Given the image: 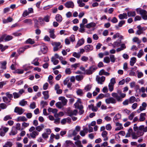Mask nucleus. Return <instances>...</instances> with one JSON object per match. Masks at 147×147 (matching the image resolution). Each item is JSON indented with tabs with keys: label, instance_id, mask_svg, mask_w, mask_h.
Masks as SVG:
<instances>
[{
	"label": "nucleus",
	"instance_id": "nucleus-15",
	"mask_svg": "<svg viewBox=\"0 0 147 147\" xmlns=\"http://www.w3.org/2000/svg\"><path fill=\"white\" fill-rule=\"evenodd\" d=\"M38 21L40 25H43L45 23V22H46V16H45L43 18H39Z\"/></svg>",
	"mask_w": 147,
	"mask_h": 147
},
{
	"label": "nucleus",
	"instance_id": "nucleus-19",
	"mask_svg": "<svg viewBox=\"0 0 147 147\" xmlns=\"http://www.w3.org/2000/svg\"><path fill=\"white\" fill-rule=\"evenodd\" d=\"M17 120L18 121H26L27 119L25 116H23L18 117L17 118Z\"/></svg>",
	"mask_w": 147,
	"mask_h": 147
},
{
	"label": "nucleus",
	"instance_id": "nucleus-39",
	"mask_svg": "<svg viewBox=\"0 0 147 147\" xmlns=\"http://www.w3.org/2000/svg\"><path fill=\"white\" fill-rule=\"evenodd\" d=\"M38 58H36L32 62V63L36 66L38 65L39 64V63L38 61Z\"/></svg>",
	"mask_w": 147,
	"mask_h": 147
},
{
	"label": "nucleus",
	"instance_id": "nucleus-36",
	"mask_svg": "<svg viewBox=\"0 0 147 147\" xmlns=\"http://www.w3.org/2000/svg\"><path fill=\"white\" fill-rule=\"evenodd\" d=\"M40 51L43 54H45L46 53V46H41Z\"/></svg>",
	"mask_w": 147,
	"mask_h": 147
},
{
	"label": "nucleus",
	"instance_id": "nucleus-38",
	"mask_svg": "<svg viewBox=\"0 0 147 147\" xmlns=\"http://www.w3.org/2000/svg\"><path fill=\"white\" fill-rule=\"evenodd\" d=\"M51 61L55 65H57L59 62V61L58 60L56 59L55 58L53 57H52Z\"/></svg>",
	"mask_w": 147,
	"mask_h": 147
},
{
	"label": "nucleus",
	"instance_id": "nucleus-30",
	"mask_svg": "<svg viewBox=\"0 0 147 147\" xmlns=\"http://www.w3.org/2000/svg\"><path fill=\"white\" fill-rule=\"evenodd\" d=\"M3 101L6 103H8L11 102L10 99H8V97L3 96L2 98Z\"/></svg>",
	"mask_w": 147,
	"mask_h": 147
},
{
	"label": "nucleus",
	"instance_id": "nucleus-47",
	"mask_svg": "<svg viewBox=\"0 0 147 147\" xmlns=\"http://www.w3.org/2000/svg\"><path fill=\"white\" fill-rule=\"evenodd\" d=\"M110 58L111 61L113 63H114L115 60V56L113 55H110Z\"/></svg>",
	"mask_w": 147,
	"mask_h": 147
},
{
	"label": "nucleus",
	"instance_id": "nucleus-12",
	"mask_svg": "<svg viewBox=\"0 0 147 147\" xmlns=\"http://www.w3.org/2000/svg\"><path fill=\"white\" fill-rule=\"evenodd\" d=\"M121 47L118 48L116 49V51L117 52H119L122 50H124L126 48V46L125 44H122L120 45Z\"/></svg>",
	"mask_w": 147,
	"mask_h": 147
},
{
	"label": "nucleus",
	"instance_id": "nucleus-53",
	"mask_svg": "<svg viewBox=\"0 0 147 147\" xmlns=\"http://www.w3.org/2000/svg\"><path fill=\"white\" fill-rule=\"evenodd\" d=\"M30 108L31 109H34L36 107L35 102H33L30 104Z\"/></svg>",
	"mask_w": 147,
	"mask_h": 147
},
{
	"label": "nucleus",
	"instance_id": "nucleus-63",
	"mask_svg": "<svg viewBox=\"0 0 147 147\" xmlns=\"http://www.w3.org/2000/svg\"><path fill=\"white\" fill-rule=\"evenodd\" d=\"M12 119L11 117L9 115H7L5 116L4 118V120L6 121L9 119Z\"/></svg>",
	"mask_w": 147,
	"mask_h": 147
},
{
	"label": "nucleus",
	"instance_id": "nucleus-42",
	"mask_svg": "<svg viewBox=\"0 0 147 147\" xmlns=\"http://www.w3.org/2000/svg\"><path fill=\"white\" fill-rule=\"evenodd\" d=\"M72 55L73 56L78 59L80 58L81 56L80 53H77L76 52L73 53Z\"/></svg>",
	"mask_w": 147,
	"mask_h": 147
},
{
	"label": "nucleus",
	"instance_id": "nucleus-45",
	"mask_svg": "<svg viewBox=\"0 0 147 147\" xmlns=\"http://www.w3.org/2000/svg\"><path fill=\"white\" fill-rule=\"evenodd\" d=\"M84 39L83 38H82L79 40L77 43L79 46H80L84 44Z\"/></svg>",
	"mask_w": 147,
	"mask_h": 147
},
{
	"label": "nucleus",
	"instance_id": "nucleus-52",
	"mask_svg": "<svg viewBox=\"0 0 147 147\" xmlns=\"http://www.w3.org/2000/svg\"><path fill=\"white\" fill-rule=\"evenodd\" d=\"M143 54V50H140L137 54V56L138 58H140Z\"/></svg>",
	"mask_w": 147,
	"mask_h": 147
},
{
	"label": "nucleus",
	"instance_id": "nucleus-6",
	"mask_svg": "<svg viewBox=\"0 0 147 147\" xmlns=\"http://www.w3.org/2000/svg\"><path fill=\"white\" fill-rule=\"evenodd\" d=\"M111 95L114 98H115L116 101H117L118 102L122 101V99L121 98V97H120V96L118 95V93L115 92H113L112 93Z\"/></svg>",
	"mask_w": 147,
	"mask_h": 147
},
{
	"label": "nucleus",
	"instance_id": "nucleus-11",
	"mask_svg": "<svg viewBox=\"0 0 147 147\" xmlns=\"http://www.w3.org/2000/svg\"><path fill=\"white\" fill-rule=\"evenodd\" d=\"M105 79V78L104 76L101 77H99L96 78V80L98 84H102L104 82Z\"/></svg>",
	"mask_w": 147,
	"mask_h": 147
},
{
	"label": "nucleus",
	"instance_id": "nucleus-55",
	"mask_svg": "<svg viewBox=\"0 0 147 147\" xmlns=\"http://www.w3.org/2000/svg\"><path fill=\"white\" fill-rule=\"evenodd\" d=\"M145 109H146L144 108V107L142 106H140L139 109L137 110V111L138 113H139L141 112V111L145 110Z\"/></svg>",
	"mask_w": 147,
	"mask_h": 147
},
{
	"label": "nucleus",
	"instance_id": "nucleus-29",
	"mask_svg": "<svg viewBox=\"0 0 147 147\" xmlns=\"http://www.w3.org/2000/svg\"><path fill=\"white\" fill-rule=\"evenodd\" d=\"M121 40H120L119 41H116L114 42L112 45L113 46V47H115V46H117V47H119L120 45V44L121 43Z\"/></svg>",
	"mask_w": 147,
	"mask_h": 147
},
{
	"label": "nucleus",
	"instance_id": "nucleus-64",
	"mask_svg": "<svg viewBox=\"0 0 147 147\" xmlns=\"http://www.w3.org/2000/svg\"><path fill=\"white\" fill-rule=\"evenodd\" d=\"M88 57L85 56H82L81 58V60L84 61H86L88 60Z\"/></svg>",
	"mask_w": 147,
	"mask_h": 147
},
{
	"label": "nucleus",
	"instance_id": "nucleus-48",
	"mask_svg": "<svg viewBox=\"0 0 147 147\" xmlns=\"http://www.w3.org/2000/svg\"><path fill=\"white\" fill-rule=\"evenodd\" d=\"M5 94L7 97L9 98V99H10L11 100L13 97V95L11 94H10L9 92H6L5 93Z\"/></svg>",
	"mask_w": 147,
	"mask_h": 147
},
{
	"label": "nucleus",
	"instance_id": "nucleus-61",
	"mask_svg": "<svg viewBox=\"0 0 147 147\" xmlns=\"http://www.w3.org/2000/svg\"><path fill=\"white\" fill-rule=\"evenodd\" d=\"M67 102V99L65 98H64V99L62 101V104L63 105V106H64L65 105Z\"/></svg>",
	"mask_w": 147,
	"mask_h": 147
},
{
	"label": "nucleus",
	"instance_id": "nucleus-54",
	"mask_svg": "<svg viewBox=\"0 0 147 147\" xmlns=\"http://www.w3.org/2000/svg\"><path fill=\"white\" fill-rule=\"evenodd\" d=\"M125 23V21L121 20L120 21L118 25L119 27H121Z\"/></svg>",
	"mask_w": 147,
	"mask_h": 147
},
{
	"label": "nucleus",
	"instance_id": "nucleus-62",
	"mask_svg": "<svg viewBox=\"0 0 147 147\" xmlns=\"http://www.w3.org/2000/svg\"><path fill=\"white\" fill-rule=\"evenodd\" d=\"M70 78L69 77L67 78L63 81V84L64 85H66L67 83L69 81Z\"/></svg>",
	"mask_w": 147,
	"mask_h": 147
},
{
	"label": "nucleus",
	"instance_id": "nucleus-20",
	"mask_svg": "<svg viewBox=\"0 0 147 147\" xmlns=\"http://www.w3.org/2000/svg\"><path fill=\"white\" fill-rule=\"evenodd\" d=\"M96 24L94 22H91L87 24L86 27L87 28H90L91 27H94L96 26Z\"/></svg>",
	"mask_w": 147,
	"mask_h": 147
},
{
	"label": "nucleus",
	"instance_id": "nucleus-5",
	"mask_svg": "<svg viewBox=\"0 0 147 147\" xmlns=\"http://www.w3.org/2000/svg\"><path fill=\"white\" fill-rule=\"evenodd\" d=\"M105 102L107 104H109L111 103L114 104L116 103V100L113 97H111L106 99Z\"/></svg>",
	"mask_w": 147,
	"mask_h": 147
},
{
	"label": "nucleus",
	"instance_id": "nucleus-34",
	"mask_svg": "<svg viewBox=\"0 0 147 147\" xmlns=\"http://www.w3.org/2000/svg\"><path fill=\"white\" fill-rule=\"evenodd\" d=\"M132 40L134 42H137L138 44H140L141 42V41L137 37L134 38Z\"/></svg>",
	"mask_w": 147,
	"mask_h": 147
},
{
	"label": "nucleus",
	"instance_id": "nucleus-16",
	"mask_svg": "<svg viewBox=\"0 0 147 147\" xmlns=\"http://www.w3.org/2000/svg\"><path fill=\"white\" fill-rule=\"evenodd\" d=\"M118 17L120 20H123L124 19H127V15L126 13H123V14H120L118 16Z\"/></svg>",
	"mask_w": 147,
	"mask_h": 147
},
{
	"label": "nucleus",
	"instance_id": "nucleus-41",
	"mask_svg": "<svg viewBox=\"0 0 147 147\" xmlns=\"http://www.w3.org/2000/svg\"><path fill=\"white\" fill-rule=\"evenodd\" d=\"M75 144L77 146V147H83L81 144V141L80 140H78L75 142Z\"/></svg>",
	"mask_w": 147,
	"mask_h": 147
},
{
	"label": "nucleus",
	"instance_id": "nucleus-58",
	"mask_svg": "<svg viewBox=\"0 0 147 147\" xmlns=\"http://www.w3.org/2000/svg\"><path fill=\"white\" fill-rule=\"evenodd\" d=\"M115 83H116V82H115V78H112L111 80V82H110V83L109 84L114 85V84Z\"/></svg>",
	"mask_w": 147,
	"mask_h": 147
},
{
	"label": "nucleus",
	"instance_id": "nucleus-32",
	"mask_svg": "<svg viewBox=\"0 0 147 147\" xmlns=\"http://www.w3.org/2000/svg\"><path fill=\"white\" fill-rule=\"evenodd\" d=\"M76 93L78 95L81 96H82L83 94L82 90L80 89H78L77 90Z\"/></svg>",
	"mask_w": 147,
	"mask_h": 147
},
{
	"label": "nucleus",
	"instance_id": "nucleus-24",
	"mask_svg": "<svg viewBox=\"0 0 147 147\" xmlns=\"http://www.w3.org/2000/svg\"><path fill=\"white\" fill-rule=\"evenodd\" d=\"M74 144L71 140H66L65 142V147H68V146L73 144Z\"/></svg>",
	"mask_w": 147,
	"mask_h": 147
},
{
	"label": "nucleus",
	"instance_id": "nucleus-49",
	"mask_svg": "<svg viewBox=\"0 0 147 147\" xmlns=\"http://www.w3.org/2000/svg\"><path fill=\"white\" fill-rule=\"evenodd\" d=\"M76 78L77 81H80L83 78V76L82 75H77L76 76Z\"/></svg>",
	"mask_w": 147,
	"mask_h": 147
},
{
	"label": "nucleus",
	"instance_id": "nucleus-9",
	"mask_svg": "<svg viewBox=\"0 0 147 147\" xmlns=\"http://www.w3.org/2000/svg\"><path fill=\"white\" fill-rule=\"evenodd\" d=\"M85 51L86 52H88L93 50V47L90 45H88L85 46L84 47Z\"/></svg>",
	"mask_w": 147,
	"mask_h": 147
},
{
	"label": "nucleus",
	"instance_id": "nucleus-22",
	"mask_svg": "<svg viewBox=\"0 0 147 147\" xmlns=\"http://www.w3.org/2000/svg\"><path fill=\"white\" fill-rule=\"evenodd\" d=\"M56 20L59 22H60L62 20V16L60 14H57L55 17Z\"/></svg>",
	"mask_w": 147,
	"mask_h": 147
},
{
	"label": "nucleus",
	"instance_id": "nucleus-28",
	"mask_svg": "<svg viewBox=\"0 0 147 147\" xmlns=\"http://www.w3.org/2000/svg\"><path fill=\"white\" fill-rule=\"evenodd\" d=\"M26 43L30 44L31 45H33L35 43V42L31 38H29L26 41Z\"/></svg>",
	"mask_w": 147,
	"mask_h": 147
},
{
	"label": "nucleus",
	"instance_id": "nucleus-43",
	"mask_svg": "<svg viewBox=\"0 0 147 147\" xmlns=\"http://www.w3.org/2000/svg\"><path fill=\"white\" fill-rule=\"evenodd\" d=\"M103 61L106 63H109L110 62V59L108 56H106L104 58Z\"/></svg>",
	"mask_w": 147,
	"mask_h": 147
},
{
	"label": "nucleus",
	"instance_id": "nucleus-23",
	"mask_svg": "<svg viewBox=\"0 0 147 147\" xmlns=\"http://www.w3.org/2000/svg\"><path fill=\"white\" fill-rule=\"evenodd\" d=\"M13 20V19L10 17H9L7 18V19H4L3 20V24H6L9 22H11Z\"/></svg>",
	"mask_w": 147,
	"mask_h": 147
},
{
	"label": "nucleus",
	"instance_id": "nucleus-31",
	"mask_svg": "<svg viewBox=\"0 0 147 147\" xmlns=\"http://www.w3.org/2000/svg\"><path fill=\"white\" fill-rule=\"evenodd\" d=\"M12 145V143L11 142L8 141L6 142L3 147H11Z\"/></svg>",
	"mask_w": 147,
	"mask_h": 147
},
{
	"label": "nucleus",
	"instance_id": "nucleus-10",
	"mask_svg": "<svg viewBox=\"0 0 147 147\" xmlns=\"http://www.w3.org/2000/svg\"><path fill=\"white\" fill-rule=\"evenodd\" d=\"M48 31L49 32L50 35V37L53 39L55 38L56 36L54 34V29H49L48 30Z\"/></svg>",
	"mask_w": 147,
	"mask_h": 147
},
{
	"label": "nucleus",
	"instance_id": "nucleus-17",
	"mask_svg": "<svg viewBox=\"0 0 147 147\" xmlns=\"http://www.w3.org/2000/svg\"><path fill=\"white\" fill-rule=\"evenodd\" d=\"M17 133V130L15 128V127H13L11 131L9 133V135L12 136L15 135H16Z\"/></svg>",
	"mask_w": 147,
	"mask_h": 147
},
{
	"label": "nucleus",
	"instance_id": "nucleus-56",
	"mask_svg": "<svg viewBox=\"0 0 147 147\" xmlns=\"http://www.w3.org/2000/svg\"><path fill=\"white\" fill-rule=\"evenodd\" d=\"M91 88V86L89 85H86L84 88V90L86 91H89Z\"/></svg>",
	"mask_w": 147,
	"mask_h": 147
},
{
	"label": "nucleus",
	"instance_id": "nucleus-51",
	"mask_svg": "<svg viewBox=\"0 0 147 147\" xmlns=\"http://www.w3.org/2000/svg\"><path fill=\"white\" fill-rule=\"evenodd\" d=\"M7 108L6 105L4 103H1L0 104V108L3 109H5Z\"/></svg>",
	"mask_w": 147,
	"mask_h": 147
},
{
	"label": "nucleus",
	"instance_id": "nucleus-14",
	"mask_svg": "<svg viewBox=\"0 0 147 147\" xmlns=\"http://www.w3.org/2000/svg\"><path fill=\"white\" fill-rule=\"evenodd\" d=\"M38 134L39 132L36 130H35L34 131H33L30 133V135L31 138L34 139L35 138L36 136H38Z\"/></svg>",
	"mask_w": 147,
	"mask_h": 147
},
{
	"label": "nucleus",
	"instance_id": "nucleus-2",
	"mask_svg": "<svg viewBox=\"0 0 147 147\" xmlns=\"http://www.w3.org/2000/svg\"><path fill=\"white\" fill-rule=\"evenodd\" d=\"M78 111L77 110L75 109L73 111L68 109L67 110L66 114L70 117H71L74 115H76L77 114Z\"/></svg>",
	"mask_w": 147,
	"mask_h": 147
},
{
	"label": "nucleus",
	"instance_id": "nucleus-18",
	"mask_svg": "<svg viewBox=\"0 0 147 147\" xmlns=\"http://www.w3.org/2000/svg\"><path fill=\"white\" fill-rule=\"evenodd\" d=\"M23 23L26 24L28 25H32V21L30 19H26L23 21Z\"/></svg>",
	"mask_w": 147,
	"mask_h": 147
},
{
	"label": "nucleus",
	"instance_id": "nucleus-37",
	"mask_svg": "<svg viewBox=\"0 0 147 147\" xmlns=\"http://www.w3.org/2000/svg\"><path fill=\"white\" fill-rule=\"evenodd\" d=\"M136 100V98L134 96H131L129 99V102L132 103L134 102Z\"/></svg>",
	"mask_w": 147,
	"mask_h": 147
},
{
	"label": "nucleus",
	"instance_id": "nucleus-46",
	"mask_svg": "<svg viewBox=\"0 0 147 147\" xmlns=\"http://www.w3.org/2000/svg\"><path fill=\"white\" fill-rule=\"evenodd\" d=\"M56 106L59 109L61 108L63 106L62 105L61 102H59L56 103Z\"/></svg>",
	"mask_w": 147,
	"mask_h": 147
},
{
	"label": "nucleus",
	"instance_id": "nucleus-4",
	"mask_svg": "<svg viewBox=\"0 0 147 147\" xmlns=\"http://www.w3.org/2000/svg\"><path fill=\"white\" fill-rule=\"evenodd\" d=\"M25 110L22 108L18 107H16L14 110V112L19 115L22 114L24 112Z\"/></svg>",
	"mask_w": 147,
	"mask_h": 147
},
{
	"label": "nucleus",
	"instance_id": "nucleus-25",
	"mask_svg": "<svg viewBox=\"0 0 147 147\" xmlns=\"http://www.w3.org/2000/svg\"><path fill=\"white\" fill-rule=\"evenodd\" d=\"M136 15L135 11H129L127 13V15L128 17H134Z\"/></svg>",
	"mask_w": 147,
	"mask_h": 147
},
{
	"label": "nucleus",
	"instance_id": "nucleus-44",
	"mask_svg": "<svg viewBox=\"0 0 147 147\" xmlns=\"http://www.w3.org/2000/svg\"><path fill=\"white\" fill-rule=\"evenodd\" d=\"M13 98L15 99L18 98L20 96V94L16 92H13Z\"/></svg>",
	"mask_w": 147,
	"mask_h": 147
},
{
	"label": "nucleus",
	"instance_id": "nucleus-27",
	"mask_svg": "<svg viewBox=\"0 0 147 147\" xmlns=\"http://www.w3.org/2000/svg\"><path fill=\"white\" fill-rule=\"evenodd\" d=\"M27 101L23 99L20 102L19 104L22 106H24L27 104Z\"/></svg>",
	"mask_w": 147,
	"mask_h": 147
},
{
	"label": "nucleus",
	"instance_id": "nucleus-33",
	"mask_svg": "<svg viewBox=\"0 0 147 147\" xmlns=\"http://www.w3.org/2000/svg\"><path fill=\"white\" fill-rule=\"evenodd\" d=\"M1 68L5 69L6 68V65L7 64V62L6 61H4L3 62L1 63Z\"/></svg>",
	"mask_w": 147,
	"mask_h": 147
},
{
	"label": "nucleus",
	"instance_id": "nucleus-7",
	"mask_svg": "<svg viewBox=\"0 0 147 147\" xmlns=\"http://www.w3.org/2000/svg\"><path fill=\"white\" fill-rule=\"evenodd\" d=\"M31 46L29 45H27L24 47L19 48L18 52L19 54L20 55L22 53H23L26 49L30 47Z\"/></svg>",
	"mask_w": 147,
	"mask_h": 147
},
{
	"label": "nucleus",
	"instance_id": "nucleus-50",
	"mask_svg": "<svg viewBox=\"0 0 147 147\" xmlns=\"http://www.w3.org/2000/svg\"><path fill=\"white\" fill-rule=\"evenodd\" d=\"M64 115V113L63 112H60L58 114H55V117L56 118H57L58 116H62Z\"/></svg>",
	"mask_w": 147,
	"mask_h": 147
},
{
	"label": "nucleus",
	"instance_id": "nucleus-60",
	"mask_svg": "<svg viewBox=\"0 0 147 147\" xmlns=\"http://www.w3.org/2000/svg\"><path fill=\"white\" fill-rule=\"evenodd\" d=\"M106 128L107 130L110 131L112 128V127L110 124H108L106 126Z\"/></svg>",
	"mask_w": 147,
	"mask_h": 147
},
{
	"label": "nucleus",
	"instance_id": "nucleus-35",
	"mask_svg": "<svg viewBox=\"0 0 147 147\" xmlns=\"http://www.w3.org/2000/svg\"><path fill=\"white\" fill-rule=\"evenodd\" d=\"M5 41H8L11 40L13 37L12 36L10 35H7L6 34H5Z\"/></svg>",
	"mask_w": 147,
	"mask_h": 147
},
{
	"label": "nucleus",
	"instance_id": "nucleus-1",
	"mask_svg": "<svg viewBox=\"0 0 147 147\" xmlns=\"http://www.w3.org/2000/svg\"><path fill=\"white\" fill-rule=\"evenodd\" d=\"M97 68L96 66L93 65L90 67L88 69L86 70V73L87 75L91 74H92L93 72Z\"/></svg>",
	"mask_w": 147,
	"mask_h": 147
},
{
	"label": "nucleus",
	"instance_id": "nucleus-59",
	"mask_svg": "<svg viewBox=\"0 0 147 147\" xmlns=\"http://www.w3.org/2000/svg\"><path fill=\"white\" fill-rule=\"evenodd\" d=\"M61 44V43L60 42H54L52 44L53 45H55V46L57 47H58Z\"/></svg>",
	"mask_w": 147,
	"mask_h": 147
},
{
	"label": "nucleus",
	"instance_id": "nucleus-57",
	"mask_svg": "<svg viewBox=\"0 0 147 147\" xmlns=\"http://www.w3.org/2000/svg\"><path fill=\"white\" fill-rule=\"evenodd\" d=\"M7 82L6 81L0 82V89L2 88L3 86L6 84Z\"/></svg>",
	"mask_w": 147,
	"mask_h": 147
},
{
	"label": "nucleus",
	"instance_id": "nucleus-40",
	"mask_svg": "<svg viewBox=\"0 0 147 147\" xmlns=\"http://www.w3.org/2000/svg\"><path fill=\"white\" fill-rule=\"evenodd\" d=\"M53 78V76L51 75H50L48 78V81L51 84H52L53 83L52 80Z\"/></svg>",
	"mask_w": 147,
	"mask_h": 147
},
{
	"label": "nucleus",
	"instance_id": "nucleus-21",
	"mask_svg": "<svg viewBox=\"0 0 147 147\" xmlns=\"http://www.w3.org/2000/svg\"><path fill=\"white\" fill-rule=\"evenodd\" d=\"M44 128V125L43 124H41L40 125L37 126L36 127V130L38 132L42 131Z\"/></svg>",
	"mask_w": 147,
	"mask_h": 147
},
{
	"label": "nucleus",
	"instance_id": "nucleus-13",
	"mask_svg": "<svg viewBox=\"0 0 147 147\" xmlns=\"http://www.w3.org/2000/svg\"><path fill=\"white\" fill-rule=\"evenodd\" d=\"M146 114L145 113H140V117L139 118V121L140 122L143 121L145 119L144 117L146 116Z\"/></svg>",
	"mask_w": 147,
	"mask_h": 147
},
{
	"label": "nucleus",
	"instance_id": "nucleus-3",
	"mask_svg": "<svg viewBox=\"0 0 147 147\" xmlns=\"http://www.w3.org/2000/svg\"><path fill=\"white\" fill-rule=\"evenodd\" d=\"M139 12L143 19L144 20H147V12L146 10L144 9H140Z\"/></svg>",
	"mask_w": 147,
	"mask_h": 147
},
{
	"label": "nucleus",
	"instance_id": "nucleus-8",
	"mask_svg": "<svg viewBox=\"0 0 147 147\" xmlns=\"http://www.w3.org/2000/svg\"><path fill=\"white\" fill-rule=\"evenodd\" d=\"M65 5L67 8H73L74 7V3L72 1H67L65 3Z\"/></svg>",
	"mask_w": 147,
	"mask_h": 147
},
{
	"label": "nucleus",
	"instance_id": "nucleus-26",
	"mask_svg": "<svg viewBox=\"0 0 147 147\" xmlns=\"http://www.w3.org/2000/svg\"><path fill=\"white\" fill-rule=\"evenodd\" d=\"M136 57H132L130 61V65L131 66H133L134 63L136 62Z\"/></svg>",
	"mask_w": 147,
	"mask_h": 147
}]
</instances>
